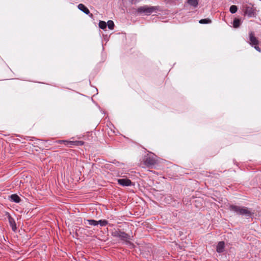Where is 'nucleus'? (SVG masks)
Returning a JSON list of instances; mask_svg holds the SVG:
<instances>
[{
  "mask_svg": "<svg viewBox=\"0 0 261 261\" xmlns=\"http://www.w3.org/2000/svg\"><path fill=\"white\" fill-rule=\"evenodd\" d=\"M111 234L113 237L118 238L119 240L123 242L126 245L132 244L130 241L131 240L130 235L124 231H122L120 229H114L112 231Z\"/></svg>",
  "mask_w": 261,
  "mask_h": 261,
  "instance_id": "f257e3e1",
  "label": "nucleus"
},
{
  "mask_svg": "<svg viewBox=\"0 0 261 261\" xmlns=\"http://www.w3.org/2000/svg\"><path fill=\"white\" fill-rule=\"evenodd\" d=\"M229 210L237 215L245 216L246 217H250L252 215V213L248 208L244 206H239L232 204L229 205Z\"/></svg>",
  "mask_w": 261,
  "mask_h": 261,
  "instance_id": "f03ea898",
  "label": "nucleus"
},
{
  "mask_svg": "<svg viewBox=\"0 0 261 261\" xmlns=\"http://www.w3.org/2000/svg\"><path fill=\"white\" fill-rule=\"evenodd\" d=\"M158 9V6L148 7L147 6H144L139 7L137 10V12L139 13H145L146 15H149Z\"/></svg>",
  "mask_w": 261,
  "mask_h": 261,
  "instance_id": "7ed1b4c3",
  "label": "nucleus"
},
{
  "mask_svg": "<svg viewBox=\"0 0 261 261\" xmlns=\"http://www.w3.org/2000/svg\"><path fill=\"white\" fill-rule=\"evenodd\" d=\"M259 41L256 37L254 36L253 32L249 33V44L254 47L257 51L261 52V49L258 46Z\"/></svg>",
  "mask_w": 261,
  "mask_h": 261,
  "instance_id": "20e7f679",
  "label": "nucleus"
},
{
  "mask_svg": "<svg viewBox=\"0 0 261 261\" xmlns=\"http://www.w3.org/2000/svg\"><path fill=\"white\" fill-rule=\"evenodd\" d=\"M156 156L153 153L148 154L145 156L144 163L147 166H152L156 164Z\"/></svg>",
  "mask_w": 261,
  "mask_h": 261,
  "instance_id": "39448f33",
  "label": "nucleus"
},
{
  "mask_svg": "<svg viewBox=\"0 0 261 261\" xmlns=\"http://www.w3.org/2000/svg\"><path fill=\"white\" fill-rule=\"evenodd\" d=\"M244 13L249 17H253L255 16V9L250 6H246L245 8Z\"/></svg>",
  "mask_w": 261,
  "mask_h": 261,
  "instance_id": "423d86ee",
  "label": "nucleus"
},
{
  "mask_svg": "<svg viewBox=\"0 0 261 261\" xmlns=\"http://www.w3.org/2000/svg\"><path fill=\"white\" fill-rule=\"evenodd\" d=\"M118 183L119 185L123 187L130 186L132 185L131 180L127 178L118 179Z\"/></svg>",
  "mask_w": 261,
  "mask_h": 261,
  "instance_id": "0eeeda50",
  "label": "nucleus"
},
{
  "mask_svg": "<svg viewBox=\"0 0 261 261\" xmlns=\"http://www.w3.org/2000/svg\"><path fill=\"white\" fill-rule=\"evenodd\" d=\"M8 218L9 224L11 227L13 231H15L17 229V226L14 219L9 214H8Z\"/></svg>",
  "mask_w": 261,
  "mask_h": 261,
  "instance_id": "6e6552de",
  "label": "nucleus"
},
{
  "mask_svg": "<svg viewBox=\"0 0 261 261\" xmlns=\"http://www.w3.org/2000/svg\"><path fill=\"white\" fill-rule=\"evenodd\" d=\"M78 9L83 12L87 15H88L90 17H93V14L90 13L89 9L83 4H80L78 6Z\"/></svg>",
  "mask_w": 261,
  "mask_h": 261,
  "instance_id": "1a4fd4ad",
  "label": "nucleus"
},
{
  "mask_svg": "<svg viewBox=\"0 0 261 261\" xmlns=\"http://www.w3.org/2000/svg\"><path fill=\"white\" fill-rule=\"evenodd\" d=\"M225 243L223 241H221L218 243L216 247L217 252L218 253H222L224 251Z\"/></svg>",
  "mask_w": 261,
  "mask_h": 261,
  "instance_id": "9d476101",
  "label": "nucleus"
},
{
  "mask_svg": "<svg viewBox=\"0 0 261 261\" xmlns=\"http://www.w3.org/2000/svg\"><path fill=\"white\" fill-rule=\"evenodd\" d=\"M9 199L11 201L15 203H19L21 201L20 197L16 194H12L9 197Z\"/></svg>",
  "mask_w": 261,
  "mask_h": 261,
  "instance_id": "9b49d317",
  "label": "nucleus"
},
{
  "mask_svg": "<svg viewBox=\"0 0 261 261\" xmlns=\"http://www.w3.org/2000/svg\"><path fill=\"white\" fill-rule=\"evenodd\" d=\"M187 3L191 6L196 8L198 5V0H187Z\"/></svg>",
  "mask_w": 261,
  "mask_h": 261,
  "instance_id": "f8f14e48",
  "label": "nucleus"
},
{
  "mask_svg": "<svg viewBox=\"0 0 261 261\" xmlns=\"http://www.w3.org/2000/svg\"><path fill=\"white\" fill-rule=\"evenodd\" d=\"M87 223L90 225L96 226L98 225L97 221L93 219H87L84 220V223Z\"/></svg>",
  "mask_w": 261,
  "mask_h": 261,
  "instance_id": "ddd939ff",
  "label": "nucleus"
},
{
  "mask_svg": "<svg viewBox=\"0 0 261 261\" xmlns=\"http://www.w3.org/2000/svg\"><path fill=\"white\" fill-rule=\"evenodd\" d=\"M241 24V20L238 18H234L233 21V26L234 28H238Z\"/></svg>",
  "mask_w": 261,
  "mask_h": 261,
  "instance_id": "4468645a",
  "label": "nucleus"
},
{
  "mask_svg": "<svg viewBox=\"0 0 261 261\" xmlns=\"http://www.w3.org/2000/svg\"><path fill=\"white\" fill-rule=\"evenodd\" d=\"M98 25L101 29L105 30L107 28V23L104 21L100 20L99 22Z\"/></svg>",
  "mask_w": 261,
  "mask_h": 261,
  "instance_id": "2eb2a0df",
  "label": "nucleus"
},
{
  "mask_svg": "<svg viewBox=\"0 0 261 261\" xmlns=\"http://www.w3.org/2000/svg\"><path fill=\"white\" fill-rule=\"evenodd\" d=\"M107 26H108L110 30H113L115 24L112 20H109L107 23Z\"/></svg>",
  "mask_w": 261,
  "mask_h": 261,
  "instance_id": "dca6fc26",
  "label": "nucleus"
},
{
  "mask_svg": "<svg viewBox=\"0 0 261 261\" xmlns=\"http://www.w3.org/2000/svg\"><path fill=\"white\" fill-rule=\"evenodd\" d=\"M212 21L209 18H204L200 19L199 22L201 24H207L211 23Z\"/></svg>",
  "mask_w": 261,
  "mask_h": 261,
  "instance_id": "f3484780",
  "label": "nucleus"
},
{
  "mask_svg": "<svg viewBox=\"0 0 261 261\" xmlns=\"http://www.w3.org/2000/svg\"><path fill=\"white\" fill-rule=\"evenodd\" d=\"M98 225L99 224L101 226H105L108 224V221L106 220H99L97 221Z\"/></svg>",
  "mask_w": 261,
  "mask_h": 261,
  "instance_id": "a211bd4d",
  "label": "nucleus"
},
{
  "mask_svg": "<svg viewBox=\"0 0 261 261\" xmlns=\"http://www.w3.org/2000/svg\"><path fill=\"white\" fill-rule=\"evenodd\" d=\"M237 10H238V8L235 5L231 6L230 8H229V11L232 14H234L236 12H237Z\"/></svg>",
  "mask_w": 261,
  "mask_h": 261,
  "instance_id": "6ab92c4d",
  "label": "nucleus"
},
{
  "mask_svg": "<svg viewBox=\"0 0 261 261\" xmlns=\"http://www.w3.org/2000/svg\"><path fill=\"white\" fill-rule=\"evenodd\" d=\"M66 145L69 147H72V146H75V141H68Z\"/></svg>",
  "mask_w": 261,
  "mask_h": 261,
  "instance_id": "aec40b11",
  "label": "nucleus"
},
{
  "mask_svg": "<svg viewBox=\"0 0 261 261\" xmlns=\"http://www.w3.org/2000/svg\"><path fill=\"white\" fill-rule=\"evenodd\" d=\"M84 144V142L81 141H75V146H81Z\"/></svg>",
  "mask_w": 261,
  "mask_h": 261,
  "instance_id": "412c9836",
  "label": "nucleus"
},
{
  "mask_svg": "<svg viewBox=\"0 0 261 261\" xmlns=\"http://www.w3.org/2000/svg\"><path fill=\"white\" fill-rule=\"evenodd\" d=\"M56 142L59 144L64 143L66 145V144H67V140H58L56 141Z\"/></svg>",
  "mask_w": 261,
  "mask_h": 261,
  "instance_id": "4be33fe9",
  "label": "nucleus"
}]
</instances>
